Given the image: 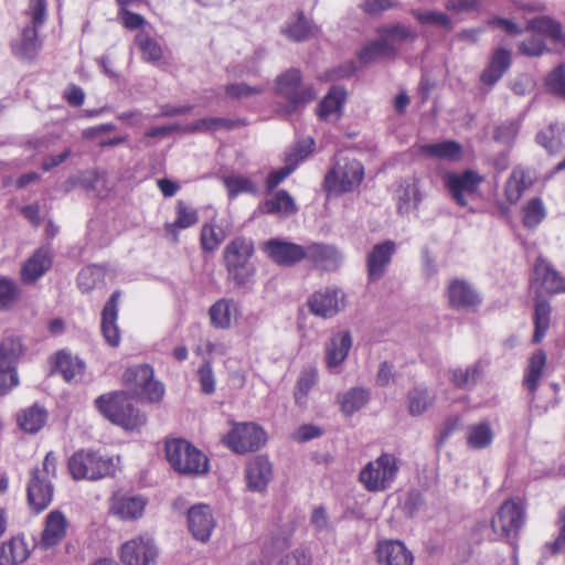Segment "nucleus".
<instances>
[{
	"instance_id": "obj_1",
	"label": "nucleus",
	"mask_w": 565,
	"mask_h": 565,
	"mask_svg": "<svg viewBox=\"0 0 565 565\" xmlns=\"http://www.w3.org/2000/svg\"><path fill=\"white\" fill-rule=\"evenodd\" d=\"M24 17L26 23L22 26L20 34L11 41L10 46L15 57L30 62L35 58L42 47L39 30L47 18L46 0H29Z\"/></svg>"
},
{
	"instance_id": "obj_2",
	"label": "nucleus",
	"mask_w": 565,
	"mask_h": 565,
	"mask_svg": "<svg viewBox=\"0 0 565 565\" xmlns=\"http://www.w3.org/2000/svg\"><path fill=\"white\" fill-rule=\"evenodd\" d=\"M274 90L277 96L286 100V104L278 110L285 117H290L303 109L318 96L313 85L302 82V75L298 68H289L278 75L275 79Z\"/></svg>"
},
{
	"instance_id": "obj_3",
	"label": "nucleus",
	"mask_w": 565,
	"mask_h": 565,
	"mask_svg": "<svg viewBox=\"0 0 565 565\" xmlns=\"http://www.w3.org/2000/svg\"><path fill=\"white\" fill-rule=\"evenodd\" d=\"M119 465V458L104 456L92 449H81L68 459V470L74 480H99L113 477Z\"/></svg>"
},
{
	"instance_id": "obj_4",
	"label": "nucleus",
	"mask_w": 565,
	"mask_h": 565,
	"mask_svg": "<svg viewBox=\"0 0 565 565\" xmlns=\"http://www.w3.org/2000/svg\"><path fill=\"white\" fill-rule=\"evenodd\" d=\"M95 405L104 417L128 430L137 429L146 422L125 393L100 395L95 399Z\"/></svg>"
},
{
	"instance_id": "obj_5",
	"label": "nucleus",
	"mask_w": 565,
	"mask_h": 565,
	"mask_svg": "<svg viewBox=\"0 0 565 565\" xmlns=\"http://www.w3.org/2000/svg\"><path fill=\"white\" fill-rule=\"evenodd\" d=\"M166 457L180 475L198 476L207 472V457L189 441L175 438L166 443Z\"/></svg>"
},
{
	"instance_id": "obj_6",
	"label": "nucleus",
	"mask_w": 565,
	"mask_h": 565,
	"mask_svg": "<svg viewBox=\"0 0 565 565\" xmlns=\"http://www.w3.org/2000/svg\"><path fill=\"white\" fill-rule=\"evenodd\" d=\"M363 177L364 168L361 162L344 152H339L324 178V184L329 192L341 194L359 186Z\"/></svg>"
},
{
	"instance_id": "obj_7",
	"label": "nucleus",
	"mask_w": 565,
	"mask_h": 565,
	"mask_svg": "<svg viewBox=\"0 0 565 565\" xmlns=\"http://www.w3.org/2000/svg\"><path fill=\"white\" fill-rule=\"evenodd\" d=\"M254 253V244L245 237L234 238L224 250L225 266L230 279L236 285L244 286L255 275V267L249 263Z\"/></svg>"
},
{
	"instance_id": "obj_8",
	"label": "nucleus",
	"mask_w": 565,
	"mask_h": 565,
	"mask_svg": "<svg viewBox=\"0 0 565 565\" xmlns=\"http://www.w3.org/2000/svg\"><path fill=\"white\" fill-rule=\"evenodd\" d=\"M398 470V459L393 454L383 452L363 467L359 480L367 491L383 492L392 487Z\"/></svg>"
},
{
	"instance_id": "obj_9",
	"label": "nucleus",
	"mask_w": 565,
	"mask_h": 565,
	"mask_svg": "<svg viewBox=\"0 0 565 565\" xmlns=\"http://www.w3.org/2000/svg\"><path fill=\"white\" fill-rule=\"evenodd\" d=\"M525 523V504L520 498L504 501L491 520L493 533L498 539L514 544Z\"/></svg>"
},
{
	"instance_id": "obj_10",
	"label": "nucleus",
	"mask_w": 565,
	"mask_h": 565,
	"mask_svg": "<svg viewBox=\"0 0 565 565\" xmlns=\"http://www.w3.org/2000/svg\"><path fill=\"white\" fill-rule=\"evenodd\" d=\"M23 354L21 340L7 335L0 342V396L8 394L19 384L17 363Z\"/></svg>"
},
{
	"instance_id": "obj_11",
	"label": "nucleus",
	"mask_w": 565,
	"mask_h": 565,
	"mask_svg": "<svg viewBox=\"0 0 565 565\" xmlns=\"http://www.w3.org/2000/svg\"><path fill=\"white\" fill-rule=\"evenodd\" d=\"M484 177L475 170L466 169L462 172H447L444 175V184L451 199L461 207L468 205L467 196L478 192Z\"/></svg>"
},
{
	"instance_id": "obj_12",
	"label": "nucleus",
	"mask_w": 565,
	"mask_h": 565,
	"mask_svg": "<svg viewBox=\"0 0 565 565\" xmlns=\"http://www.w3.org/2000/svg\"><path fill=\"white\" fill-rule=\"evenodd\" d=\"M223 441L234 452L245 454L259 449L266 441V434L254 423H241L234 425Z\"/></svg>"
},
{
	"instance_id": "obj_13",
	"label": "nucleus",
	"mask_w": 565,
	"mask_h": 565,
	"mask_svg": "<svg viewBox=\"0 0 565 565\" xmlns=\"http://www.w3.org/2000/svg\"><path fill=\"white\" fill-rule=\"evenodd\" d=\"M158 555L153 537L142 534L121 546L120 558L126 565H149Z\"/></svg>"
},
{
	"instance_id": "obj_14",
	"label": "nucleus",
	"mask_w": 565,
	"mask_h": 565,
	"mask_svg": "<svg viewBox=\"0 0 565 565\" xmlns=\"http://www.w3.org/2000/svg\"><path fill=\"white\" fill-rule=\"evenodd\" d=\"M345 295L338 288H326L316 291L308 298V307L312 315L329 319L345 307Z\"/></svg>"
},
{
	"instance_id": "obj_15",
	"label": "nucleus",
	"mask_w": 565,
	"mask_h": 565,
	"mask_svg": "<svg viewBox=\"0 0 565 565\" xmlns=\"http://www.w3.org/2000/svg\"><path fill=\"white\" fill-rule=\"evenodd\" d=\"M264 252L280 266H292L306 257V246L280 238H271L264 244Z\"/></svg>"
},
{
	"instance_id": "obj_16",
	"label": "nucleus",
	"mask_w": 565,
	"mask_h": 565,
	"mask_svg": "<svg viewBox=\"0 0 565 565\" xmlns=\"http://www.w3.org/2000/svg\"><path fill=\"white\" fill-rule=\"evenodd\" d=\"M215 525L216 521L210 505L199 503L188 510V527L196 541L206 543Z\"/></svg>"
},
{
	"instance_id": "obj_17",
	"label": "nucleus",
	"mask_w": 565,
	"mask_h": 565,
	"mask_svg": "<svg viewBox=\"0 0 565 565\" xmlns=\"http://www.w3.org/2000/svg\"><path fill=\"white\" fill-rule=\"evenodd\" d=\"M396 253V244L393 241H385L375 244L366 255V270L370 281L380 280Z\"/></svg>"
},
{
	"instance_id": "obj_18",
	"label": "nucleus",
	"mask_w": 565,
	"mask_h": 565,
	"mask_svg": "<svg viewBox=\"0 0 565 565\" xmlns=\"http://www.w3.org/2000/svg\"><path fill=\"white\" fill-rule=\"evenodd\" d=\"M54 495V484L49 479L30 473L26 483V501L32 512L39 514L51 504Z\"/></svg>"
},
{
	"instance_id": "obj_19",
	"label": "nucleus",
	"mask_w": 565,
	"mask_h": 565,
	"mask_svg": "<svg viewBox=\"0 0 565 565\" xmlns=\"http://www.w3.org/2000/svg\"><path fill=\"white\" fill-rule=\"evenodd\" d=\"M306 260L310 262L315 267L333 271L337 270L342 262V253L333 245L323 243H312L306 246Z\"/></svg>"
},
{
	"instance_id": "obj_20",
	"label": "nucleus",
	"mask_w": 565,
	"mask_h": 565,
	"mask_svg": "<svg viewBox=\"0 0 565 565\" xmlns=\"http://www.w3.org/2000/svg\"><path fill=\"white\" fill-rule=\"evenodd\" d=\"M533 284L540 294H559L565 291V278L559 275L544 258L539 257L534 264Z\"/></svg>"
},
{
	"instance_id": "obj_21",
	"label": "nucleus",
	"mask_w": 565,
	"mask_h": 565,
	"mask_svg": "<svg viewBox=\"0 0 565 565\" xmlns=\"http://www.w3.org/2000/svg\"><path fill=\"white\" fill-rule=\"evenodd\" d=\"M147 501L142 495L117 492L110 502V512L120 520L130 521L142 516Z\"/></svg>"
},
{
	"instance_id": "obj_22",
	"label": "nucleus",
	"mask_w": 565,
	"mask_h": 565,
	"mask_svg": "<svg viewBox=\"0 0 565 565\" xmlns=\"http://www.w3.org/2000/svg\"><path fill=\"white\" fill-rule=\"evenodd\" d=\"M68 522L65 514L60 510L51 511L44 521L39 545L44 548H51L58 545L66 536Z\"/></svg>"
},
{
	"instance_id": "obj_23",
	"label": "nucleus",
	"mask_w": 565,
	"mask_h": 565,
	"mask_svg": "<svg viewBox=\"0 0 565 565\" xmlns=\"http://www.w3.org/2000/svg\"><path fill=\"white\" fill-rule=\"evenodd\" d=\"M119 297L120 292L114 291L102 311V333L105 341L113 348L118 347L121 339L117 326Z\"/></svg>"
},
{
	"instance_id": "obj_24",
	"label": "nucleus",
	"mask_w": 565,
	"mask_h": 565,
	"mask_svg": "<svg viewBox=\"0 0 565 565\" xmlns=\"http://www.w3.org/2000/svg\"><path fill=\"white\" fill-rule=\"evenodd\" d=\"M245 477L250 491L263 492L273 479V467L263 456L253 458L246 466Z\"/></svg>"
},
{
	"instance_id": "obj_25",
	"label": "nucleus",
	"mask_w": 565,
	"mask_h": 565,
	"mask_svg": "<svg viewBox=\"0 0 565 565\" xmlns=\"http://www.w3.org/2000/svg\"><path fill=\"white\" fill-rule=\"evenodd\" d=\"M376 554L381 565H412L414 561L404 543L395 540L379 542Z\"/></svg>"
},
{
	"instance_id": "obj_26",
	"label": "nucleus",
	"mask_w": 565,
	"mask_h": 565,
	"mask_svg": "<svg viewBox=\"0 0 565 565\" xmlns=\"http://www.w3.org/2000/svg\"><path fill=\"white\" fill-rule=\"evenodd\" d=\"M512 64L511 52L504 47H498L493 51L488 66L480 75V81L489 86L498 83Z\"/></svg>"
},
{
	"instance_id": "obj_27",
	"label": "nucleus",
	"mask_w": 565,
	"mask_h": 565,
	"mask_svg": "<svg viewBox=\"0 0 565 565\" xmlns=\"http://www.w3.org/2000/svg\"><path fill=\"white\" fill-rule=\"evenodd\" d=\"M347 93L340 86H333L317 106V115L320 120L335 122L342 115V106Z\"/></svg>"
},
{
	"instance_id": "obj_28",
	"label": "nucleus",
	"mask_w": 565,
	"mask_h": 565,
	"mask_svg": "<svg viewBox=\"0 0 565 565\" xmlns=\"http://www.w3.org/2000/svg\"><path fill=\"white\" fill-rule=\"evenodd\" d=\"M239 313L238 303L227 298L218 299L209 309L211 326L220 330L230 329L232 320L237 319Z\"/></svg>"
},
{
	"instance_id": "obj_29",
	"label": "nucleus",
	"mask_w": 565,
	"mask_h": 565,
	"mask_svg": "<svg viewBox=\"0 0 565 565\" xmlns=\"http://www.w3.org/2000/svg\"><path fill=\"white\" fill-rule=\"evenodd\" d=\"M52 265V254L49 248L41 247L24 263L21 269V279L24 284H32L42 277Z\"/></svg>"
},
{
	"instance_id": "obj_30",
	"label": "nucleus",
	"mask_w": 565,
	"mask_h": 565,
	"mask_svg": "<svg viewBox=\"0 0 565 565\" xmlns=\"http://www.w3.org/2000/svg\"><path fill=\"white\" fill-rule=\"evenodd\" d=\"M448 299L456 309H470L480 303L477 291L465 280L455 279L448 286Z\"/></svg>"
},
{
	"instance_id": "obj_31",
	"label": "nucleus",
	"mask_w": 565,
	"mask_h": 565,
	"mask_svg": "<svg viewBox=\"0 0 565 565\" xmlns=\"http://www.w3.org/2000/svg\"><path fill=\"white\" fill-rule=\"evenodd\" d=\"M352 347V338L349 331L333 334L326 344V363L329 369L339 366L348 356Z\"/></svg>"
},
{
	"instance_id": "obj_32",
	"label": "nucleus",
	"mask_w": 565,
	"mask_h": 565,
	"mask_svg": "<svg viewBox=\"0 0 565 565\" xmlns=\"http://www.w3.org/2000/svg\"><path fill=\"white\" fill-rule=\"evenodd\" d=\"M31 550L23 534L12 536L0 545V565H15L30 556Z\"/></svg>"
},
{
	"instance_id": "obj_33",
	"label": "nucleus",
	"mask_w": 565,
	"mask_h": 565,
	"mask_svg": "<svg viewBox=\"0 0 565 565\" xmlns=\"http://www.w3.org/2000/svg\"><path fill=\"white\" fill-rule=\"evenodd\" d=\"M396 53V47L387 39L379 36L377 40L370 41L360 49L358 58L363 65H369L381 58H394Z\"/></svg>"
},
{
	"instance_id": "obj_34",
	"label": "nucleus",
	"mask_w": 565,
	"mask_h": 565,
	"mask_svg": "<svg viewBox=\"0 0 565 565\" xmlns=\"http://www.w3.org/2000/svg\"><path fill=\"white\" fill-rule=\"evenodd\" d=\"M397 210L401 214L409 213L418 207L423 194L416 179H405L396 192Z\"/></svg>"
},
{
	"instance_id": "obj_35",
	"label": "nucleus",
	"mask_w": 565,
	"mask_h": 565,
	"mask_svg": "<svg viewBox=\"0 0 565 565\" xmlns=\"http://www.w3.org/2000/svg\"><path fill=\"white\" fill-rule=\"evenodd\" d=\"M533 184V177L529 170L514 168L507 181L504 193L510 203H516L525 190Z\"/></svg>"
},
{
	"instance_id": "obj_36",
	"label": "nucleus",
	"mask_w": 565,
	"mask_h": 565,
	"mask_svg": "<svg viewBox=\"0 0 565 565\" xmlns=\"http://www.w3.org/2000/svg\"><path fill=\"white\" fill-rule=\"evenodd\" d=\"M198 220L196 211L188 206L184 202L179 201L177 204V217L174 222L164 225L166 233L172 238L173 243H177L179 239L178 230L191 227Z\"/></svg>"
},
{
	"instance_id": "obj_37",
	"label": "nucleus",
	"mask_w": 565,
	"mask_h": 565,
	"mask_svg": "<svg viewBox=\"0 0 565 565\" xmlns=\"http://www.w3.org/2000/svg\"><path fill=\"white\" fill-rule=\"evenodd\" d=\"M420 152L429 158L458 161L462 156V147L457 141L446 140L437 143L422 145Z\"/></svg>"
},
{
	"instance_id": "obj_38",
	"label": "nucleus",
	"mask_w": 565,
	"mask_h": 565,
	"mask_svg": "<svg viewBox=\"0 0 565 565\" xmlns=\"http://www.w3.org/2000/svg\"><path fill=\"white\" fill-rule=\"evenodd\" d=\"M84 362L72 354L62 350L57 352L55 360V370L58 372L66 382L77 381L84 372Z\"/></svg>"
},
{
	"instance_id": "obj_39",
	"label": "nucleus",
	"mask_w": 565,
	"mask_h": 565,
	"mask_svg": "<svg viewBox=\"0 0 565 565\" xmlns=\"http://www.w3.org/2000/svg\"><path fill=\"white\" fill-rule=\"evenodd\" d=\"M482 369L479 362L466 367H455L449 370L451 383L460 390H471L478 383Z\"/></svg>"
},
{
	"instance_id": "obj_40",
	"label": "nucleus",
	"mask_w": 565,
	"mask_h": 565,
	"mask_svg": "<svg viewBox=\"0 0 565 565\" xmlns=\"http://www.w3.org/2000/svg\"><path fill=\"white\" fill-rule=\"evenodd\" d=\"M46 418V409L35 404L18 415V423L25 433L35 434L44 426Z\"/></svg>"
},
{
	"instance_id": "obj_41",
	"label": "nucleus",
	"mask_w": 565,
	"mask_h": 565,
	"mask_svg": "<svg viewBox=\"0 0 565 565\" xmlns=\"http://www.w3.org/2000/svg\"><path fill=\"white\" fill-rule=\"evenodd\" d=\"M546 364V354L543 350L535 351L529 360L526 372L523 379V385L530 393H534L539 387L543 370Z\"/></svg>"
},
{
	"instance_id": "obj_42",
	"label": "nucleus",
	"mask_w": 565,
	"mask_h": 565,
	"mask_svg": "<svg viewBox=\"0 0 565 565\" xmlns=\"http://www.w3.org/2000/svg\"><path fill=\"white\" fill-rule=\"evenodd\" d=\"M537 142L548 152H557L565 148V127L559 124H551L536 136Z\"/></svg>"
},
{
	"instance_id": "obj_43",
	"label": "nucleus",
	"mask_w": 565,
	"mask_h": 565,
	"mask_svg": "<svg viewBox=\"0 0 565 565\" xmlns=\"http://www.w3.org/2000/svg\"><path fill=\"white\" fill-rule=\"evenodd\" d=\"M435 396L426 386H415L407 393L408 413L412 416L423 415L434 403Z\"/></svg>"
},
{
	"instance_id": "obj_44",
	"label": "nucleus",
	"mask_w": 565,
	"mask_h": 565,
	"mask_svg": "<svg viewBox=\"0 0 565 565\" xmlns=\"http://www.w3.org/2000/svg\"><path fill=\"white\" fill-rule=\"evenodd\" d=\"M259 209L265 214L284 213L290 215L297 212L295 201L286 190H279L274 198L266 200Z\"/></svg>"
},
{
	"instance_id": "obj_45",
	"label": "nucleus",
	"mask_w": 565,
	"mask_h": 565,
	"mask_svg": "<svg viewBox=\"0 0 565 565\" xmlns=\"http://www.w3.org/2000/svg\"><path fill=\"white\" fill-rule=\"evenodd\" d=\"M136 45L141 52L142 60L157 64L163 56V50L158 41L147 32H139L135 38Z\"/></svg>"
},
{
	"instance_id": "obj_46",
	"label": "nucleus",
	"mask_w": 565,
	"mask_h": 565,
	"mask_svg": "<svg viewBox=\"0 0 565 565\" xmlns=\"http://www.w3.org/2000/svg\"><path fill=\"white\" fill-rule=\"evenodd\" d=\"M525 31L553 39L561 38V23L550 15H540L526 22Z\"/></svg>"
},
{
	"instance_id": "obj_47",
	"label": "nucleus",
	"mask_w": 565,
	"mask_h": 565,
	"mask_svg": "<svg viewBox=\"0 0 565 565\" xmlns=\"http://www.w3.org/2000/svg\"><path fill=\"white\" fill-rule=\"evenodd\" d=\"M316 30L317 28L305 18L302 12H300L294 20L286 23L282 32L288 39L301 42L312 36Z\"/></svg>"
},
{
	"instance_id": "obj_48",
	"label": "nucleus",
	"mask_w": 565,
	"mask_h": 565,
	"mask_svg": "<svg viewBox=\"0 0 565 565\" xmlns=\"http://www.w3.org/2000/svg\"><path fill=\"white\" fill-rule=\"evenodd\" d=\"M370 399L369 391L362 387H354L339 396L342 413L352 415L360 411Z\"/></svg>"
},
{
	"instance_id": "obj_49",
	"label": "nucleus",
	"mask_w": 565,
	"mask_h": 565,
	"mask_svg": "<svg viewBox=\"0 0 565 565\" xmlns=\"http://www.w3.org/2000/svg\"><path fill=\"white\" fill-rule=\"evenodd\" d=\"M494 438V433L489 423L482 422L468 427L467 443L473 449L489 447Z\"/></svg>"
},
{
	"instance_id": "obj_50",
	"label": "nucleus",
	"mask_w": 565,
	"mask_h": 565,
	"mask_svg": "<svg viewBox=\"0 0 565 565\" xmlns=\"http://www.w3.org/2000/svg\"><path fill=\"white\" fill-rule=\"evenodd\" d=\"M223 184L231 199L242 193H248L254 196H257L259 193L257 184L252 179L239 174L224 177Z\"/></svg>"
},
{
	"instance_id": "obj_51",
	"label": "nucleus",
	"mask_w": 565,
	"mask_h": 565,
	"mask_svg": "<svg viewBox=\"0 0 565 565\" xmlns=\"http://www.w3.org/2000/svg\"><path fill=\"white\" fill-rule=\"evenodd\" d=\"M153 379V369L148 364H141L128 367L124 374L126 385L136 395V390H141L142 386Z\"/></svg>"
},
{
	"instance_id": "obj_52",
	"label": "nucleus",
	"mask_w": 565,
	"mask_h": 565,
	"mask_svg": "<svg viewBox=\"0 0 565 565\" xmlns=\"http://www.w3.org/2000/svg\"><path fill=\"white\" fill-rule=\"evenodd\" d=\"M317 380L318 373L315 367H307L301 371L294 393L295 402L297 405H306L307 396L311 388L316 385Z\"/></svg>"
},
{
	"instance_id": "obj_53",
	"label": "nucleus",
	"mask_w": 565,
	"mask_h": 565,
	"mask_svg": "<svg viewBox=\"0 0 565 565\" xmlns=\"http://www.w3.org/2000/svg\"><path fill=\"white\" fill-rule=\"evenodd\" d=\"M551 307L545 300H537L534 309V335L533 342L539 343L545 337L550 328Z\"/></svg>"
},
{
	"instance_id": "obj_54",
	"label": "nucleus",
	"mask_w": 565,
	"mask_h": 565,
	"mask_svg": "<svg viewBox=\"0 0 565 565\" xmlns=\"http://www.w3.org/2000/svg\"><path fill=\"white\" fill-rule=\"evenodd\" d=\"M379 36H382L383 39H387L390 42L392 41H407V40H415L416 39V32L411 29L409 26H406L402 23H395L388 26H382L377 29Z\"/></svg>"
},
{
	"instance_id": "obj_55",
	"label": "nucleus",
	"mask_w": 565,
	"mask_h": 565,
	"mask_svg": "<svg viewBox=\"0 0 565 565\" xmlns=\"http://www.w3.org/2000/svg\"><path fill=\"white\" fill-rule=\"evenodd\" d=\"M545 217V209L541 199L535 198L523 209V224L526 227L537 226Z\"/></svg>"
},
{
	"instance_id": "obj_56",
	"label": "nucleus",
	"mask_w": 565,
	"mask_h": 565,
	"mask_svg": "<svg viewBox=\"0 0 565 565\" xmlns=\"http://www.w3.org/2000/svg\"><path fill=\"white\" fill-rule=\"evenodd\" d=\"M265 92L263 85H248L246 83H232L225 86V94L232 99H245L262 95Z\"/></svg>"
},
{
	"instance_id": "obj_57",
	"label": "nucleus",
	"mask_w": 565,
	"mask_h": 565,
	"mask_svg": "<svg viewBox=\"0 0 565 565\" xmlns=\"http://www.w3.org/2000/svg\"><path fill=\"white\" fill-rule=\"evenodd\" d=\"M413 17L424 25H440L446 29L452 28L451 19L448 14L437 11H425L412 10Z\"/></svg>"
},
{
	"instance_id": "obj_58",
	"label": "nucleus",
	"mask_w": 565,
	"mask_h": 565,
	"mask_svg": "<svg viewBox=\"0 0 565 565\" xmlns=\"http://www.w3.org/2000/svg\"><path fill=\"white\" fill-rule=\"evenodd\" d=\"M224 239V233L211 224H204L201 231V245L206 252L215 250Z\"/></svg>"
},
{
	"instance_id": "obj_59",
	"label": "nucleus",
	"mask_w": 565,
	"mask_h": 565,
	"mask_svg": "<svg viewBox=\"0 0 565 565\" xmlns=\"http://www.w3.org/2000/svg\"><path fill=\"white\" fill-rule=\"evenodd\" d=\"M518 47L522 55L529 57L541 56L548 51L546 42L537 34L522 41Z\"/></svg>"
},
{
	"instance_id": "obj_60",
	"label": "nucleus",
	"mask_w": 565,
	"mask_h": 565,
	"mask_svg": "<svg viewBox=\"0 0 565 565\" xmlns=\"http://www.w3.org/2000/svg\"><path fill=\"white\" fill-rule=\"evenodd\" d=\"M296 161L294 159L285 160V166L280 169L271 171L266 179L267 192L276 189L286 178H288L296 170Z\"/></svg>"
},
{
	"instance_id": "obj_61",
	"label": "nucleus",
	"mask_w": 565,
	"mask_h": 565,
	"mask_svg": "<svg viewBox=\"0 0 565 565\" xmlns=\"http://www.w3.org/2000/svg\"><path fill=\"white\" fill-rule=\"evenodd\" d=\"M546 86L554 95L565 99V63L559 64L548 74Z\"/></svg>"
},
{
	"instance_id": "obj_62",
	"label": "nucleus",
	"mask_w": 565,
	"mask_h": 565,
	"mask_svg": "<svg viewBox=\"0 0 565 565\" xmlns=\"http://www.w3.org/2000/svg\"><path fill=\"white\" fill-rule=\"evenodd\" d=\"M103 273L96 266L83 268L77 275V285L82 291H89L93 289L97 281L102 279Z\"/></svg>"
},
{
	"instance_id": "obj_63",
	"label": "nucleus",
	"mask_w": 565,
	"mask_h": 565,
	"mask_svg": "<svg viewBox=\"0 0 565 565\" xmlns=\"http://www.w3.org/2000/svg\"><path fill=\"white\" fill-rule=\"evenodd\" d=\"M19 296L18 286L10 279L0 278V309H9Z\"/></svg>"
},
{
	"instance_id": "obj_64",
	"label": "nucleus",
	"mask_w": 565,
	"mask_h": 565,
	"mask_svg": "<svg viewBox=\"0 0 565 565\" xmlns=\"http://www.w3.org/2000/svg\"><path fill=\"white\" fill-rule=\"evenodd\" d=\"M198 379L200 383L201 391L204 394H213L215 392V377L212 369V364L210 361H204V363L198 370Z\"/></svg>"
}]
</instances>
